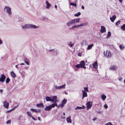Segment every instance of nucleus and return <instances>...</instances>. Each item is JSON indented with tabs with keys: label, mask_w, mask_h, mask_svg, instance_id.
I'll return each mask as SVG.
<instances>
[{
	"label": "nucleus",
	"mask_w": 125,
	"mask_h": 125,
	"mask_svg": "<svg viewBox=\"0 0 125 125\" xmlns=\"http://www.w3.org/2000/svg\"><path fill=\"white\" fill-rule=\"evenodd\" d=\"M39 27L38 26H37L35 25H33L32 24H26L22 26V28L23 29H36Z\"/></svg>",
	"instance_id": "obj_1"
},
{
	"label": "nucleus",
	"mask_w": 125,
	"mask_h": 125,
	"mask_svg": "<svg viewBox=\"0 0 125 125\" xmlns=\"http://www.w3.org/2000/svg\"><path fill=\"white\" fill-rule=\"evenodd\" d=\"M75 67L77 68H84V69L86 68L85 62L84 61H83L80 62L79 64H77L75 66Z\"/></svg>",
	"instance_id": "obj_2"
},
{
	"label": "nucleus",
	"mask_w": 125,
	"mask_h": 125,
	"mask_svg": "<svg viewBox=\"0 0 125 125\" xmlns=\"http://www.w3.org/2000/svg\"><path fill=\"white\" fill-rule=\"evenodd\" d=\"M4 10L5 12L8 14L10 16L12 14L11 9L8 6H5L4 8Z\"/></svg>",
	"instance_id": "obj_3"
},
{
	"label": "nucleus",
	"mask_w": 125,
	"mask_h": 125,
	"mask_svg": "<svg viewBox=\"0 0 125 125\" xmlns=\"http://www.w3.org/2000/svg\"><path fill=\"white\" fill-rule=\"evenodd\" d=\"M104 55L105 56L108 58H110L111 56V54L110 51L108 50L106 52L104 51Z\"/></svg>",
	"instance_id": "obj_4"
},
{
	"label": "nucleus",
	"mask_w": 125,
	"mask_h": 125,
	"mask_svg": "<svg viewBox=\"0 0 125 125\" xmlns=\"http://www.w3.org/2000/svg\"><path fill=\"white\" fill-rule=\"evenodd\" d=\"M87 109V110L90 109L92 105V102L91 101H89L87 102L86 104Z\"/></svg>",
	"instance_id": "obj_5"
},
{
	"label": "nucleus",
	"mask_w": 125,
	"mask_h": 125,
	"mask_svg": "<svg viewBox=\"0 0 125 125\" xmlns=\"http://www.w3.org/2000/svg\"><path fill=\"white\" fill-rule=\"evenodd\" d=\"M65 86L66 84H64L62 85L59 86L56 85L54 86V87L56 89L60 90L64 88H65Z\"/></svg>",
	"instance_id": "obj_6"
},
{
	"label": "nucleus",
	"mask_w": 125,
	"mask_h": 125,
	"mask_svg": "<svg viewBox=\"0 0 125 125\" xmlns=\"http://www.w3.org/2000/svg\"><path fill=\"white\" fill-rule=\"evenodd\" d=\"M49 51L50 52L51 51H53V54L54 55H56L58 54L59 52V51L56 49L55 50L53 49L51 50H49Z\"/></svg>",
	"instance_id": "obj_7"
},
{
	"label": "nucleus",
	"mask_w": 125,
	"mask_h": 125,
	"mask_svg": "<svg viewBox=\"0 0 125 125\" xmlns=\"http://www.w3.org/2000/svg\"><path fill=\"white\" fill-rule=\"evenodd\" d=\"M6 76L3 74H2L0 78V82H3Z\"/></svg>",
	"instance_id": "obj_8"
},
{
	"label": "nucleus",
	"mask_w": 125,
	"mask_h": 125,
	"mask_svg": "<svg viewBox=\"0 0 125 125\" xmlns=\"http://www.w3.org/2000/svg\"><path fill=\"white\" fill-rule=\"evenodd\" d=\"M30 110L32 112H35L36 113L40 112L41 110L39 109H31Z\"/></svg>",
	"instance_id": "obj_9"
},
{
	"label": "nucleus",
	"mask_w": 125,
	"mask_h": 125,
	"mask_svg": "<svg viewBox=\"0 0 125 125\" xmlns=\"http://www.w3.org/2000/svg\"><path fill=\"white\" fill-rule=\"evenodd\" d=\"M4 106L6 108H7L9 107V103L6 101H5L3 103Z\"/></svg>",
	"instance_id": "obj_10"
},
{
	"label": "nucleus",
	"mask_w": 125,
	"mask_h": 125,
	"mask_svg": "<svg viewBox=\"0 0 125 125\" xmlns=\"http://www.w3.org/2000/svg\"><path fill=\"white\" fill-rule=\"evenodd\" d=\"M67 102V100L66 99H64L62 101L61 104V107H63L64 104H66Z\"/></svg>",
	"instance_id": "obj_11"
},
{
	"label": "nucleus",
	"mask_w": 125,
	"mask_h": 125,
	"mask_svg": "<svg viewBox=\"0 0 125 125\" xmlns=\"http://www.w3.org/2000/svg\"><path fill=\"white\" fill-rule=\"evenodd\" d=\"M82 92H83L82 99H83L84 97L87 96V92L85 90H82Z\"/></svg>",
	"instance_id": "obj_12"
},
{
	"label": "nucleus",
	"mask_w": 125,
	"mask_h": 125,
	"mask_svg": "<svg viewBox=\"0 0 125 125\" xmlns=\"http://www.w3.org/2000/svg\"><path fill=\"white\" fill-rule=\"evenodd\" d=\"M51 102H57V97L56 96H53L52 98Z\"/></svg>",
	"instance_id": "obj_13"
},
{
	"label": "nucleus",
	"mask_w": 125,
	"mask_h": 125,
	"mask_svg": "<svg viewBox=\"0 0 125 125\" xmlns=\"http://www.w3.org/2000/svg\"><path fill=\"white\" fill-rule=\"evenodd\" d=\"M80 20V19L79 18H78L77 19L73 20H72L73 23V24L76 23H77L79 22Z\"/></svg>",
	"instance_id": "obj_14"
},
{
	"label": "nucleus",
	"mask_w": 125,
	"mask_h": 125,
	"mask_svg": "<svg viewBox=\"0 0 125 125\" xmlns=\"http://www.w3.org/2000/svg\"><path fill=\"white\" fill-rule=\"evenodd\" d=\"M24 61L27 65H29V62L30 61L26 57L24 58Z\"/></svg>",
	"instance_id": "obj_15"
},
{
	"label": "nucleus",
	"mask_w": 125,
	"mask_h": 125,
	"mask_svg": "<svg viewBox=\"0 0 125 125\" xmlns=\"http://www.w3.org/2000/svg\"><path fill=\"white\" fill-rule=\"evenodd\" d=\"M100 31L102 33H103L106 31V29L105 27L103 26H101Z\"/></svg>",
	"instance_id": "obj_16"
},
{
	"label": "nucleus",
	"mask_w": 125,
	"mask_h": 125,
	"mask_svg": "<svg viewBox=\"0 0 125 125\" xmlns=\"http://www.w3.org/2000/svg\"><path fill=\"white\" fill-rule=\"evenodd\" d=\"M51 106H46L44 109L46 111H49L51 109Z\"/></svg>",
	"instance_id": "obj_17"
},
{
	"label": "nucleus",
	"mask_w": 125,
	"mask_h": 125,
	"mask_svg": "<svg viewBox=\"0 0 125 125\" xmlns=\"http://www.w3.org/2000/svg\"><path fill=\"white\" fill-rule=\"evenodd\" d=\"M46 8L49 9L51 6V4L48 2L47 0L46 1Z\"/></svg>",
	"instance_id": "obj_18"
},
{
	"label": "nucleus",
	"mask_w": 125,
	"mask_h": 125,
	"mask_svg": "<svg viewBox=\"0 0 125 125\" xmlns=\"http://www.w3.org/2000/svg\"><path fill=\"white\" fill-rule=\"evenodd\" d=\"M116 18V16L115 15H114L112 17H110V19L111 21L112 22H114V21L115 19Z\"/></svg>",
	"instance_id": "obj_19"
},
{
	"label": "nucleus",
	"mask_w": 125,
	"mask_h": 125,
	"mask_svg": "<svg viewBox=\"0 0 125 125\" xmlns=\"http://www.w3.org/2000/svg\"><path fill=\"white\" fill-rule=\"evenodd\" d=\"M66 120L68 123H71L72 121L71 119V117L70 116L68 117H67Z\"/></svg>",
	"instance_id": "obj_20"
},
{
	"label": "nucleus",
	"mask_w": 125,
	"mask_h": 125,
	"mask_svg": "<svg viewBox=\"0 0 125 125\" xmlns=\"http://www.w3.org/2000/svg\"><path fill=\"white\" fill-rule=\"evenodd\" d=\"M117 67L116 66H113L109 68V69L111 70H115L117 68Z\"/></svg>",
	"instance_id": "obj_21"
},
{
	"label": "nucleus",
	"mask_w": 125,
	"mask_h": 125,
	"mask_svg": "<svg viewBox=\"0 0 125 125\" xmlns=\"http://www.w3.org/2000/svg\"><path fill=\"white\" fill-rule=\"evenodd\" d=\"M102 106H101L100 108L99 109V111H96L95 112L97 114H101L103 113V111H102L100 110L101 109V108Z\"/></svg>",
	"instance_id": "obj_22"
},
{
	"label": "nucleus",
	"mask_w": 125,
	"mask_h": 125,
	"mask_svg": "<svg viewBox=\"0 0 125 125\" xmlns=\"http://www.w3.org/2000/svg\"><path fill=\"white\" fill-rule=\"evenodd\" d=\"M93 67L95 69L97 68L98 65L97 62H95L93 64Z\"/></svg>",
	"instance_id": "obj_23"
},
{
	"label": "nucleus",
	"mask_w": 125,
	"mask_h": 125,
	"mask_svg": "<svg viewBox=\"0 0 125 125\" xmlns=\"http://www.w3.org/2000/svg\"><path fill=\"white\" fill-rule=\"evenodd\" d=\"M85 108L84 106L83 105L82 107H80L77 106L75 108V109H83Z\"/></svg>",
	"instance_id": "obj_24"
},
{
	"label": "nucleus",
	"mask_w": 125,
	"mask_h": 125,
	"mask_svg": "<svg viewBox=\"0 0 125 125\" xmlns=\"http://www.w3.org/2000/svg\"><path fill=\"white\" fill-rule=\"evenodd\" d=\"M101 98L102 100L103 101H104L105 100L106 98V96L104 94H102L101 95Z\"/></svg>",
	"instance_id": "obj_25"
},
{
	"label": "nucleus",
	"mask_w": 125,
	"mask_h": 125,
	"mask_svg": "<svg viewBox=\"0 0 125 125\" xmlns=\"http://www.w3.org/2000/svg\"><path fill=\"white\" fill-rule=\"evenodd\" d=\"M10 74L11 76L14 78H15L16 77V74L14 73L13 71L11 72Z\"/></svg>",
	"instance_id": "obj_26"
},
{
	"label": "nucleus",
	"mask_w": 125,
	"mask_h": 125,
	"mask_svg": "<svg viewBox=\"0 0 125 125\" xmlns=\"http://www.w3.org/2000/svg\"><path fill=\"white\" fill-rule=\"evenodd\" d=\"M68 45L70 47H72L74 44V43H72V42H69L68 43Z\"/></svg>",
	"instance_id": "obj_27"
},
{
	"label": "nucleus",
	"mask_w": 125,
	"mask_h": 125,
	"mask_svg": "<svg viewBox=\"0 0 125 125\" xmlns=\"http://www.w3.org/2000/svg\"><path fill=\"white\" fill-rule=\"evenodd\" d=\"M36 106L37 107H43V105L42 103H40L39 104H36Z\"/></svg>",
	"instance_id": "obj_28"
},
{
	"label": "nucleus",
	"mask_w": 125,
	"mask_h": 125,
	"mask_svg": "<svg viewBox=\"0 0 125 125\" xmlns=\"http://www.w3.org/2000/svg\"><path fill=\"white\" fill-rule=\"evenodd\" d=\"M46 101H50L51 102L52 98H51L50 97L46 96Z\"/></svg>",
	"instance_id": "obj_29"
},
{
	"label": "nucleus",
	"mask_w": 125,
	"mask_h": 125,
	"mask_svg": "<svg viewBox=\"0 0 125 125\" xmlns=\"http://www.w3.org/2000/svg\"><path fill=\"white\" fill-rule=\"evenodd\" d=\"M50 106H51V109H52V108H54L55 106H57V105L56 103H55L52 104V105H50Z\"/></svg>",
	"instance_id": "obj_30"
},
{
	"label": "nucleus",
	"mask_w": 125,
	"mask_h": 125,
	"mask_svg": "<svg viewBox=\"0 0 125 125\" xmlns=\"http://www.w3.org/2000/svg\"><path fill=\"white\" fill-rule=\"evenodd\" d=\"M94 44H92L91 45H88L87 48L88 50H89L91 49L92 47L94 46Z\"/></svg>",
	"instance_id": "obj_31"
},
{
	"label": "nucleus",
	"mask_w": 125,
	"mask_h": 125,
	"mask_svg": "<svg viewBox=\"0 0 125 125\" xmlns=\"http://www.w3.org/2000/svg\"><path fill=\"white\" fill-rule=\"evenodd\" d=\"M73 23L72 22V20H71V21H70V22H67V24L66 25H67L68 26H70L72 24H73Z\"/></svg>",
	"instance_id": "obj_32"
},
{
	"label": "nucleus",
	"mask_w": 125,
	"mask_h": 125,
	"mask_svg": "<svg viewBox=\"0 0 125 125\" xmlns=\"http://www.w3.org/2000/svg\"><path fill=\"white\" fill-rule=\"evenodd\" d=\"M87 25V24L86 23H82V24H80L79 25V27H80V26H85Z\"/></svg>",
	"instance_id": "obj_33"
},
{
	"label": "nucleus",
	"mask_w": 125,
	"mask_h": 125,
	"mask_svg": "<svg viewBox=\"0 0 125 125\" xmlns=\"http://www.w3.org/2000/svg\"><path fill=\"white\" fill-rule=\"evenodd\" d=\"M119 47L122 50H124L125 48V47L123 45H120L119 46Z\"/></svg>",
	"instance_id": "obj_34"
},
{
	"label": "nucleus",
	"mask_w": 125,
	"mask_h": 125,
	"mask_svg": "<svg viewBox=\"0 0 125 125\" xmlns=\"http://www.w3.org/2000/svg\"><path fill=\"white\" fill-rule=\"evenodd\" d=\"M111 35V32L110 31H108V33L107 34L106 38H109Z\"/></svg>",
	"instance_id": "obj_35"
},
{
	"label": "nucleus",
	"mask_w": 125,
	"mask_h": 125,
	"mask_svg": "<svg viewBox=\"0 0 125 125\" xmlns=\"http://www.w3.org/2000/svg\"><path fill=\"white\" fill-rule=\"evenodd\" d=\"M27 113L28 115L29 116L31 117L32 116L31 115V114L30 112H27Z\"/></svg>",
	"instance_id": "obj_36"
},
{
	"label": "nucleus",
	"mask_w": 125,
	"mask_h": 125,
	"mask_svg": "<svg viewBox=\"0 0 125 125\" xmlns=\"http://www.w3.org/2000/svg\"><path fill=\"white\" fill-rule=\"evenodd\" d=\"M121 28L123 30H125V24H123L121 27Z\"/></svg>",
	"instance_id": "obj_37"
},
{
	"label": "nucleus",
	"mask_w": 125,
	"mask_h": 125,
	"mask_svg": "<svg viewBox=\"0 0 125 125\" xmlns=\"http://www.w3.org/2000/svg\"><path fill=\"white\" fill-rule=\"evenodd\" d=\"M70 5H72L73 6H74L75 7H76L77 6L76 4V3H74L73 2L71 3L70 4Z\"/></svg>",
	"instance_id": "obj_38"
},
{
	"label": "nucleus",
	"mask_w": 125,
	"mask_h": 125,
	"mask_svg": "<svg viewBox=\"0 0 125 125\" xmlns=\"http://www.w3.org/2000/svg\"><path fill=\"white\" fill-rule=\"evenodd\" d=\"M81 14V13L80 12H78L74 14V16H78Z\"/></svg>",
	"instance_id": "obj_39"
},
{
	"label": "nucleus",
	"mask_w": 125,
	"mask_h": 125,
	"mask_svg": "<svg viewBox=\"0 0 125 125\" xmlns=\"http://www.w3.org/2000/svg\"><path fill=\"white\" fill-rule=\"evenodd\" d=\"M120 20L116 22L115 23L116 25V26L120 24Z\"/></svg>",
	"instance_id": "obj_40"
},
{
	"label": "nucleus",
	"mask_w": 125,
	"mask_h": 125,
	"mask_svg": "<svg viewBox=\"0 0 125 125\" xmlns=\"http://www.w3.org/2000/svg\"><path fill=\"white\" fill-rule=\"evenodd\" d=\"M84 90H85V91H88V87H84Z\"/></svg>",
	"instance_id": "obj_41"
},
{
	"label": "nucleus",
	"mask_w": 125,
	"mask_h": 125,
	"mask_svg": "<svg viewBox=\"0 0 125 125\" xmlns=\"http://www.w3.org/2000/svg\"><path fill=\"white\" fill-rule=\"evenodd\" d=\"M10 81V79L9 78H7V79H6V83H9Z\"/></svg>",
	"instance_id": "obj_42"
},
{
	"label": "nucleus",
	"mask_w": 125,
	"mask_h": 125,
	"mask_svg": "<svg viewBox=\"0 0 125 125\" xmlns=\"http://www.w3.org/2000/svg\"><path fill=\"white\" fill-rule=\"evenodd\" d=\"M104 107L105 109H107L108 107V106L106 104H105L104 106Z\"/></svg>",
	"instance_id": "obj_43"
},
{
	"label": "nucleus",
	"mask_w": 125,
	"mask_h": 125,
	"mask_svg": "<svg viewBox=\"0 0 125 125\" xmlns=\"http://www.w3.org/2000/svg\"><path fill=\"white\" fill-rule=\"evenodd\" d=\"M11 121L10 120H8L6 122V123L7 124L10 123H11Z\"/></svg>",
	"instance_id": "obj_44"
},
{
	"label": "nucleus",
	"mask_w": 125,
	"mask_h": 125,
	"mask_svg": "<svg viewBox=\"0 0 125 125\" xmlns=\"http://www.w3.org/2000/svg\"><path fill=\"white\" fill-rule=\"evenodd\" d=\"M73 26V27L74 29L75 28H78V27H79V25H75Z\"/></svg>",
	"instance_id": "obj_45"
},
{
	"label": "nucleus",
	"mask_w": 125,
	"mask_h": 125,
	"mask_svg": "<svg viewBox=\"0 0 125 125\" xmlns=\"http://www.w3.org/2000/svg\"><path fill=\"white\" fill-rule=\"evenodd\" d=\"M31 117L32 119L34 121H36L37 120V119L35 118H34L32 116Z\"/></svg>",
	"instance_id": "obj_46"
},
{
	"label": "nucleus",
	"mask_w": 125,
	"mask_h": 125,
	"mask_svg": "<svg viewBox=\"0 0 125 125\" xmlns=\"http://www.w3.org/2000/svg\"><path fill=\"white\" fill-rule=\"evenodd\" d=\"M111 124V122H108L105 124V125H110Z\"/></svg>",
	"instance_id": "obj_47"
},
{
	"label": "nucleus",
	"mask_w": 125,
	"mask_h": 125,
	"mask_svg": "<svg viewBox=\"0 0 125 125\" xmlns=\"http://www.w3.org/2000/svg\"><path fill=\"white\" fill-rule=\"evenodd\" d=\"M122 77H121L119 79V80L120 81H121L122 80Z\"/></svg>",
	"instance_id": "obj_48"
},
{
	"label": "nucleus",
	"mask_w": 125,
	"mask_h": 125,
	"mask_svg": "<svg viewBox=\"0 0 125 125\" xmlns=\"http://www.w3.org/2000/svg\"><path fill=\"white\" fill-rule=\"evenodd\" d=\"M2 43V41L0 39V44H1Z\"/></svg>",
	"instance_id": "obj_49"
},
{
	"label": "nucleus",
	"mask_w": 125,
	"mask_h": 125,
	"mask_svg": "<svg viewBox=\"0 0 125 125\" xmlns=\"http://www.w3.org/2000/svg\"><path fill=\"white\" fill-rule=\"evenodd\" d=\"M74 29V28L73 26L72 27L70 28V29L71 30H72Z\"/></svg>",
	"instance_id": "obj_50"
},
{
	"label": "nucleus",
	"mask_w": 125,
	"mask_h": 125,
	"mask_svg": "<svg viewBox=\"0 0 125 125\" xmlns=\"http://www.w3.org/2000/svg\"><path fill=\"white\" fill-rule=\"evenodd\" d=\"M21 116H20L18 118V119L19 120H21Z\"/></svg>",
	"instance_id": "obj_51"
},
{
	"label": "nucleus",
	"mask_w": 125,
	"mask_h": 125,
	"mask_svg": "<svg viewBox=\"0 0 125 125\" xmlns=\"http://www.w3.org/2000/svg\"><path fill=\"white\" fill-rule=\"evenodd\" d=\"M78 55L79 56H81V54L80 53H79L78 54Z\"/></svg>",
	"instance_id": "obj_52"
},
{
	"label": "nucleus",
	"mask_w": 125,
	"mask_h": 125,
	"mask_svg": "<svg viewBox=\"0 0 125 125\" xmlns=\"http://www.w3.org/2000/svg\"><path fill=\"white\" fill-rule=\"evenodd\" d=\"M96 119H97V118H94L93 119V121H95Z\"/></svg>",
	"instance_id": "obj_53"
},
{
	"label": "nucleus",
	"mask_w": 125,
	"mask_h": 125,
	"mask_svg": "<svg viewBox=\"0 0 125 125\" xmlns=\"http://www.w3.org/2000/svg\"><path fill=\"white\" fill-rule=\"evenodd\" d=\"M82 8L83 10H84V7L83 6H82L81 7Z\"/></svg>",
	"instance_id": "obj_54"
},
{
	"label": "nucleus",
	"mask_w": 125,
	"mask_h": 125,
	"mask_svg": "<svg viewBox=\"0 0 125 125\" xmlns=\"http://www.w3.org/2000/svg\"><path fill=\"white\" fill-rule=\"evenodd\" d=\"M54 7L56 9H57V6L56 5H55L54 6Z\"/></svg>",
	"instance_id": "obj_55"
},
{
	"label": "nucleus",
	"mask_w": 125,
	"mask_h": 125,
	"mask_svg": "<svg viewBox=\"0 0 125 125\" xmlns=\"http://www.w3.org/2000/svg\"><path fill=\"white\" fill-rule=\"evenodd\" d=\"M38 119L39 120H40V117H38Z\"/></svg>",
	"instance_id": "obj_56"
},
{
	"label": "nucleus",
	"mask_w": 125,
	"mask_h": 125,
	"mask_svg": "<svg viewBox=\"0 0 125 125\" xmlns=\"http://www.w3.org/2000/svg\"><path fill=\"white\" fill-rule=\"evenodd\" d=\"M3 90L2 89H0V92L1 93L2 92Z\"/></svg>",
	"instance_id": "obj_57"
},
{
	"label": "nucleus",
	"mask_w": 125,
	"mask_h": 125,
	"mask_svg": "<svg viewBox=\"0 0 125 125\" xmlns=\"http://www.w3.org/2000/svg\"><path fill=\"white\" fill-rule=\"evenodd\" d=\"M20 64L21 65H24V63H21Z\"/></svg>",
	"instance_id": "obj_58"
},
{
	"label": "nucleus",
	"mask_w": 125,
	"mask_h": 125,
	"mask_svg": "<svg viewBox=\"0 0 125 125\" xmlns=\"http://www.w3.org/2000/svg\"><path fill=\"white\" fill-rule=\"evenodd\" d=\"M122 0H119L120 2H122Z\"/></svg>",
	"instance_id": "obj_59"
},
{
	"label": "nucleus",
	"mask_w": 125,
	"mask_h": 125,
	"mask_svg": "<svg viewBox=\"0 0 125 125\" xmlns=\"http://www.w3.org/2000/svg\"><path fill=\"white\" fill-rule=\"evenodd\" d=\"M16 107H14L13 109H11V110H10V111L12 110H14Z\"/></svg>",
	"instance_id": "obj_60"
},
{
	"label": "nucleus",
	"mask_w": 125,
	"mask_h": 125,
	"mask_svg": "<svg viewBox=\"0 0 125 125\" xmlns=\"http://www.w3.org/2000/svg\"><path fill=\"white\" fill-rule=\"evenodd\" d=\"M62 119H64L65 118V117H62Z\"/></svg>",
	"instance_id": "obj_61"
},
{
	"label": "nucleus",
	"mask_w": 125,
	"mask_h": 125,
	"mask_svg": "<svg viewBox=\"0 0 125 125\" xmlns=\"http://www.w3.org/2000/svg\"><path fill=\"white\" fill-rule=\"evenodd\" d=\"M65 94H67V93L66 92H65Z\"/></svg>",
	"instance_id": "obj_62"
},
{
	"label": "nucleus",
	"mask_w": 125,
	"mask_h": 125,
	"mask_svg": "<svg viewBox=\"0 0 125 125\" xmlns=\"http://www.w3.org/2000/svg\"><path fill=\"white\" fill-rule=\"evenodd\" d=\"M15 67L17 68H18V66H17V65H16V66H15Z\"/></svg>",
	"instance_id": "obj_63"
},
{
	"label": "nucleus",
	"mask_w": 125,
	"mask_h": 125,
	"mask_svg": "<svg viewBox=\"0 0 125 125\" xmlns=\"http://www.w3.org/2000/svg\"><path fill=\"white\" fill-rule=\"evenodd\" d=\"M124 83L125 84V79L124 80Z\"/></svg>",
	"instance_id": "obj_64"
}]
</instances>
